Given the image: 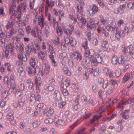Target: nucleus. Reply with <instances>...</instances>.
Wrapping results in <instances>:
<instances>
[{
    "label": "nucleus",
    "mask_w": 134,
    "mask_h": 134,
    "mask_svg": "<svg viewBox=\"0 0 134 134\" xmlns=\"http://www.w3.org/2000/svg\"><path fill=\"white\" fill-rule=\"evenodd\" d=\"M79 4L77 7V15L78 19L79 25L81 28L83 27V25H86L87 24V21L86 19L83 17V7L85 4L83 2L81 1L79 2Z\"/></svg>",
    "instance_id": "f257e3e1"
},
{
    "label": "nucleus",
    "mask_w": 134,
    "mask_h": 134,
    "mask_svg": "<svg viewBox=\"0 0 134 134\" xmlns=\"http://www.w3.org/2000/svg\"><path fill=\"white\" fill-rule=\"evenodd\" d=\"M3 81L5 84L8 86H10L12 88L14 89L16 86V84L14 78L11 77L9 78L7 76H5L3 79Z\"/></svg>",
    "instance_id": "f03ea898"
},
{
    "label": "nucleus",
    "mask_w": 134,
    "mask_h": 134,
    "mask_svg": "<svg viewBox=\"0 0 134 134\" xmlns=\"http://www.w3.org/2000/svg\"><path fill=\"white\" fill-rule=\"evenodd\" d=\"M38 23L41 28L45 26V33L47 36L49 33V29L48 26L46 23H44V18L42 16H40L38 18Z\"/></svg>",
    "instance_id": "7ed1b4c3"
},
{
    "label": "nucleus",
    "mask_w": 134,
    "mask_h": 134,
    "mask_svg": "<svg viewBox=\"0 0 134 134\" xmlns=\"http://www.w3.org/2000/svg\"><path fill=\"white\" fill-rule=\"evenodd\" d=\"M95 58H93L92 59L91 64L93 65H97L98 63L101 64L103 60V58L100 56V54L96 53Z\"/></svg>",
    "instance_id": "20e7f679"
},
{
    "label": "nucleus",
    "mask_w": 134,
    "mask_h": 134,
    "mask_svg": "<svg viewBox=\"0 0 134 134\" xmlns=\"http://www.w3.org/2000/svg\"><path fill=\"white\" fill-rule=\"evenodd\" d=\"M30 103L32 105L35 104L36 102H40L41 100V96L39 94L35 95L33 93H31Z\"/></svg>",
    "instance_id": "39448f33"
},
{
    "label": "nucleus",
    "mask_w": 134,
    "mask_h": 134,
    "mask_svg": "<svg viewBox=\"0 0 134 134\" xmlns=\"http://www.w3.org/2000/svg\"><path fill=\"white\" fill-rule=\"evenodd\" d=\"M91 54L90 53V54H87L85 53L84 54L83 62L86 65H88L90 63L91 59L93 57L92 55H90Z\"/></svg>",
    "instance_id": "423d86ee"
},
{
    "label": "nucleus",
    "mask_w": 134,
    "mask_h": 134,
    "mask_svg": "<svg viewBox=\"0 0 134 134\" xmlns=\"http://www.w3.org/2000/svg\"><path fill=\"white\" fill-rule=\"evenodd\" d=\"M18 58L19 60H21V62L20 63V65H23V61L26 62L27 60V58L25 55V54L24 51L20 52L18 55Z\"/></svg>",
    "instance_id": "0eeeda50"
},
{
    "label": "nucleus",
    "mask_w": 134,
    "mask_h": 134,
    "mask_svg": "<svg viewBox=\"0 0 134 134\" xmlns=\"http://www.w3.org/2000/svg\"><path fill=\"white\" fill-rule=\"evenodd\" d=\"M71 56L74 59H76L77 61H80L82 59V56L79 52L77 51H73L71 53Z\"/></svg>",
    "instance_id": "6e6552de"
},
{
    "label": "nucleus",
    "mask_w": 134,
    "mask_h": 134,
    "mask_svg": "<svg viewBox=\"0 0 134 134\" xmlns=\"http://www.w3.org/2000/svg\"><path fill=\"white\" fill-rule=\"evenodd\" d=\"M27 7L26 3L25 2H23L19 4L18 7V11L20 13L24 12Z\"/></svg>",
    "instance_id": "1a4fd4ad"
},
{
    "label": "nucleus",
    "mask_w": 134,
    "mask_h": 134,
    "mask_svg": "<svg viewBox=\"0 0 134 134\" xmlns=\"http://www.w3.org/2000/svg\"><path fill=\"white\" fill-rule=\"evenodd\" d=\"M108 44V42L106 40H103L102 42L101 46L102 49L105 51H110V48L109 45L107 46Z\"/></svg>",
    "instance_id": "9d476101"
},
{
    "label": "nucleus",
    "mask_w": 134,
    "mask_h": 134,
    "mask_svg": "<svg viewBox=\"0 0 134 134\" xmlns=\"http://www.w3.org/2000/svg\"><path fill=\"white\" fill-rule=\"evenodd\" d=\"M31 35L35 38H37L38 35L39 31L38 27L37 26H35L32 28L31 31Z\"/></svg>",
    "instance_id": "9b49d317"
},
{
    "label": "nucleus",
    "mask_w": 134,
    "mask_h": 134,
    "mask_svg": "<svg viewBox=\"0 0 134 134\" xmlns=\"http://www.w3.org/2000/svg\"><path fill=\"white\" fill-rule=\"evenodd\" d=\"M89 71L90 73L94 76L98 75L101 72V70L98 68H92L89 69Z\"/></svg>",
    "instance_id": "f8f14e48"
},
{
    "label": "nucleus",
    "mask_w": 134,
    "mask_h": 134,
    "mask_svg": "<svg viewBox=\"0 0 134 134\" xmlns=\"http://www.w3.org/2000/svg\"><path fill=\"white\" fill-rule=\"evenodd\" d=\"M82 46L85 50V53L87 54H90V51L89 48L88 47L87 41L86 40L85 41L82 43Z\"/></svg>",
    "instance_id": "ddd939ff"
},
{
    "label": "nucleus",
    "mask_w": 134,
    "mask_h": 134,
    "mask_svg": "<svg viewBox=\"0 0 134 134\" xmlns=\"http://www.w3.org/2000/svg\"><path fill=\"white\" fill-rule=\"evenodd\" d=\"M105 28L107 31L109 32H114L115 31H118L119 29L117 27L112 26L110 25L106 26Z\"/></svg>",
    "instance_id": "4468645a"
},
{
    "label": "nucleus",
    "mask_w": 134,
    "mask_h": 134,
    "mask_svg": "<svg viewBox=\"0 0 134 134\" xmlns=\"http://www.w3.org/2000/svg\"><path fill=\"white\" fill-rule=\"evenodd\" d=\"M98 7L95 5H93L91 11L89 12V14L91 16H93L96 13L98 12Z\"/></svg>",
    "instance_id": "2eb2a0df"
},
{
    "label": "nucleus",
    "mask_w": 134,
    "mask_h": 134,
    "mask_svg": "<svg viewBox=\"0 0 134 134\" xmlns=\"http://www.w3.org/2000/svg\"><path fill=\"white\" fill-rule=\"evenodd\" d=\"M133 102H134V97H131L126 102H122L121 104H119L118 107L119 108H122L123 107L122 106L123 105L126 104H130Z\"/></svg>",
    "instance_id": "dca6fc26"
},
{
    "label": "nucleus",
    "mask_w": 134,
    "mask_h": 134,
    "mask_svg": "<svg viewBox=\"0 0 134 134\" xmlns=\"http://www.w3.org/2000/svg\"><path fill=\"white\" fill-rule=\"evenodd\" d=\"M42 69L44 70L45 73L48 74L50 71V67L48 64H44L43 65Z\"/></svg>",
    "instance_id": "f3484780"
},
{
    "label": "nucleus",
    "mask_w": 134,
    "mask_h": 134,
    "mask_svg": "<svg viewBox=\"0 0 134 134\" xmlns=\"http://www.w3.org/2000/svg\"><path fill=\"white\" fill-rule=\"evenodd\" d=\"M128 60H129L128 56L126 55H123L121 57L119 62L120 64H123L125 61Z\"/></svg>",
    "instance_id": "a211bd4d"
},
{
    "label": "nucleus",
    "mask_w": 134,
    "mask_h": 134,
    "mask_svg": "<svg viewBox=\"0 0 134 134\" xmlns=\"http://www.w3.org/2000/svg\"><path fill=\"white\" fill-rule=\"evenodd\" d=\"M124 35V32L122 30H120L117 32L115 34V37L118 40H119L120 38Z\"/></svg>",
    "instance_id": "6ab92c4d"
},
{
    "label": "nucleus",
    "mask_w": 134,
    "mask_h": 134,
    "mask_svg": "<svg viewBox=\"0 0 134 134\" xmlns=\"http://www.w3.org/2000/svg\"><path fill=\"white\" fill-rule=\"evenodd\" d=\"M45 52L40 51L38 54V56L39 59H41L42 60H45Z\"/></svg>",
    "instance_id": "aec40b11"
},
{
    "label": "nucleus",
    "mask_w": 134,
    "mask_h": 134,
    "mask_svg": "<svg viewBox=\"0 0 134 134\" xmlns=\"http://www.w3.org/2000/svg\"><path fill=\"white\" fill-rule=\"evenodd\" d=\"M58 118H48L44 120V122L46 124H51L55 120H57Z\"/></svg>",
    "instance_id": "412c9836"
},
{
    "label": "nucleus",
    "mask_w": 134,
    "mask_h": 134,
    "mask_svg": "<svg viewBox=\"0 0 134 134\" xmlns=\"http://www.w3.org/2000/svg\"><path fill=\"white\" fill-rule=\"evenodd\" d=\"M54 97L57 100L62 99L60 93L58 90H56L55 91L54 94Z\"/></svg>",
    "instance_id": "4be33fe9"
},
{
    "label": "nucleus",
    "mask_w": 134,
    "mask_h": 134,
    "mask_svg": "<svg viewBox=\"0 0 134 134\" xmlns=\"http://www.w3.org/2000/svg\"><path fill=\"white\" fill-rule=\"evenodd\" d=\"M88 21V22L91 24H97V25H99V22L98 20L97 19H89Z\"/></svg>",
    "instance_id": "5701e85b"
},
{
    "label": "nucleus",
    "mask_w": 134,
    "mask_h": 134,
    "mask_svg": "<svg viewBox=\"0 0 134 134\" xmlns=\"http://www.w3.org/2000/svg\"><path fill=\"white\" fill-rule=\"evenodd\" d=\"M65 124V121L61 119H58L57 121L55 122V125L57 127H59L60 125H63Z\"/></svg>",
    "instance_id": "b1692460"
},
{
    "label": "nucleus",
    "mask_w": 134,
    "mask_h": 134,
    "mask_svg": "<svg viewBox=\"0 0 134 134\" xmlns=\"http://www.w3.org/2000/svg\"><path fill=\"white\" fill-rule=\"evenodd\" d=\"M37 63V59L35 58L31 57V58L30 61V64L32 67H34Z\"/></svg>",
    "instance_id": "393cba45"
},
{
    "label": "nucleus",
    "mask_w": 134,
    "mask_h": 134,
    "mask_svg": "<svg viewBox=\"0 0 134 134\" xmlns=\"http://www.w3.org/2000/svg\"><path fill=\"white\" fill-rule=\"evenodd\" d=\"M63 29L64 33L69 36H70L73 31L69 28L66 29L64 27L63 28Z\"/></svg>",
    "instance_id": "a878e982"
},
{
    "label": "nucleus",
    "mask_w": 134,
    "mask_h": 134,
    "mask_svg": "<svg viewBox=\"0 0 134 134\" xmlns=\"http://www.w3.org/2000/svg\"><path fill=\"white\" fill-rule=\"evenodd\" d=\"M42 82V79L40 77H37L35 79L36 86H41Z\"/></svg>",
    "instance_id": "bb28decb"
},
{
    "label": "nucleus",
    "mask_w": 134,
    "mask_h": 134,
    "mask_svg": "<svg viewBox=\"0 0 134 134\" xmlns=\"http://www.w3.org/2000/svg\"><path fill=\"white\" fill-rule=\"evenodd\" d=\"M5 48L6 49L10 50L11 52H13L14 50L13 46L11 43H8L6 45Z\"/></svg>",
    "instance_id": "cd10ccee"
},
{
    "label": "nucleus",
    "mask_w": 134,
    "mask_h": 134,
    "mask_svg": "<svg viewBox=\"0 0 134 134\" xmlns=\"http://www.w3.org/2000/svg\"><path fill=\"white\" fill-rule=\"evenodd\" d=\"M20 38L17 36L13 37L12 39V42L15 44H16L20 41Z\"/></svg>",
    "instance_id": "c85d7f7f"
},
{
    "label": "nucleus",
    "mask_w": 134,
    "mask_h": 134,
    "mask_svg": "<svg viewBox=\"0 0 134 134\" xmlns=\"http://www.w3.org/2000/svg\"><path fill=\"white\" fill-rule=\"evenodd\" d=\"M109 83L110 85L113 86L114 87L116 88L118 86L117 82L116 80L112 79L110 80Z\"/></svg>",
    "instance_id": "c756f323"
},
{
    "label": "nucleus",
    "mask_w": 134,
    "mask_h": 134,
    "mask_svg": "<svg viewBox=\"0 0 134 134\" xmlns=\"http://www.w3.org/2000/svg\"><path fill=\"white\" fill-rule=\"evenodd\" d=\"M54 112L53 108L52 107H50L47 113V116H50L52 115Z\"/></svg>",
    "instance_id": "7c9ffc66"
},
{
    "label": "nucleus",
    "mask_w": 134,
    "mask_h": 134,
    "mask_svg": "<svg viewBox=\"0 0 134 134\" xmlns=\"http://www.w3.org/2000/svg\"><path fill=\"white\" fill-rule=\"evenodd\" d=\"M25 101V99L23 98H22L19 100L18 101V106L19 108H20L23 107Z\"/></svg>",
    "instance_id": "2f4dec72"
},
{
    "label": "nucleus",
    "mask_w": 134,
    "mask_h": 134,
    "mask_svg": "<svg viewBox=\"0 0 134 134\" xmlns=\"http://www.w3.org/2000/svg\"><path fill=\"white\" fill-rule=\"evenodd\" d=\"M54 89V86L53 85H49L47 86L45 89L46 90L48 91H52Z\"/></svg>",
    "instance_id": "473e14b6"
},
{
    "label": "nucleus",
    "mask_w": 134,
    "mask_h": 134,
    "mask_svg": "<svg viewBox=\"0 0 134 134\" xmlns=\"http://www.w3.org/2000/svg\"><path fill=\"white\" fill-rule=\"evenodd\" d=\"M60 39L58 37H56L53 40V44L55 46H58L60 44Z\"/></svg>",
    "instance_id": "72a5a7b5"
},
{
    "label": "nucleus",
    "mask_w": 134,
    "mask_h": 134,
    "mask_svg": "<svg viewBox=\"0 0 134 134\" xmlns=\"http://www.w3.org/2000/svg\"><path fill=\"white\" fill-rule=\"evenodd\" d=\"M87 28L90 30H94L96 29V27L95 24H91V25H89L88 24H87Z\"/></svg>",
    "instance_id": "f704fd0d"
},
{
    "label": "nucleus",
    "mask_w": 134,
    "mask_h": 134,
    "mask_svg": "<svg viewBox=\"0 0 134 134\" xmlns=\"http://www.w3.org/2000/svg\"><path fill=\"white\" fill-rule=\"evenodd\" d=\"M130 76L131 75H129V74L127 73H126L123 79V82L125 83L129 80L130 78Z\"/></svg>",
    "instance_id": "c9c22d12"
},
{
    "label": "nucleus",
    "mask_w": 134,
    "mask_h": 134,
    "mask_svg": "<svg viewBox=\"0 0 134 134\" xmlns=\"http://www.w3.org/2000/svg\"><path fill=\"white\" fill-rule=\"evenodd\" d=\"M112 63L114 64H116L118 62V59L117 57L115 55H114L112 57L111 60Z\"/></svg>",
    "instance_id": "e433bc0d"
},
{
    "label": "nucleus",
    "mask_w": 134,
    "mask_h": 134,
    "mask_svg": "<svg viewBox=\"0 0 134 134\" xmlns=\"http://www.w3.org/2000/svg\"><path fill=\"white\" fill-rule=\"evenodd\" d=\"M44 104L43 103H39L36 108V110L41 111L42 110L44 107Z\"/></svg>",
    "instance_id": "4c0bfd02"
},
{
    "label": "nucleus",
    "mask_w": 134,
    "mask_h": 134,
    "mask_svg": "<svg viewBox=\"0 0 134 134\" xmlns=\"http://www.w3.org/2000/svg\"><path fill=\"white\" fill-rule=\"evenodd\" d=\"M70 43L71 46H74L76 44V41L75 38L72 37H70Z\"/></svg>",
    "instance_id": "58836bf2"
},
{
    "label": "nucleus",
    "mask_w": 134,
    "mask_h": 134,
    "mask_svg": "<svg viewBox=\"0 0 134 134\" xmlns=\"http://www.w3.org/2000/svg\"><path fill=\"white\" fill-rule=\"evenodd\" d=\"M49 58L52 61V63H53L54 66V67H56L57 66V64L56 62L55 61L54 59V56L52 54L50 55L49 56Z\"/></svg>",
    "instance_id": "ea45409f"
},
{
    "label": "nucleus",
    "mask_w": 134,
    "mask_h": 134,
    "mask_svg": "<svg viewBox=\"0 0 134 134\" xmlns=\"http://www.w3.org/2000/svg\"><path fill=\"white\" fill-rule=\"evenodd\" d=\"M63 71L64 74L68 76H70L71 75V73L69 70L66 68H64L63 69Z\"/></svg>",
    "instance_id": "a19ab883"
},
{
    "label": "nucleus",
    "mask_w": 134,
    "mask_h": 134,
    "mask_svg": "<svg viewBox=\"0 0 134 134\" xmlns=\"http://www.w3.org/2000/svg\"><path fill=\"white\" fill-rule=\"evenodd\" d=\"M71 88L73 91H76L78 88V85L77 84H73L71 85Z\"/></svg>",
    "instance_id": "79ce46f5"
},
{
    "label": "nucleus",
    "mask_w": 134,
    "mask_h": 134,
    "mask_svg": "<svg viewBox=\"0 0 134 134\" xmlns=\"http://www.w3.org/2000/svg\"><path fill=\"white\" fill-rule=\"evenodd\" d=\"M13 26V21H9L8 22L5 27L7 29H8L10 28H12Z\"/></svg>",
    "instance_id": "37998d69"
},
{
    "label": "nucleus",
    "mask_w": 134,
    "mask_h": 134,
    "mask_svg": "<svg viewBox=\"0 0 134 134\" xmlns=\"http://www.w3.org/2000/svg\"><path fill=\"white\" fill-rule=\"evenodd\" d=\"M57 33L59 36H61L63 34L62 29L60 26H58L57 27Z\"/></svg>",
    "instance_id": "c03bdc74"
},
{
    "label": "nucleus",
    "mask_w": 134,
    "mask_h": 134,
    "mask_svg": "<svg viewBox=\"0 0 134 134\" xmlns=\"http://www.w3.org/2000/svg\"><path fill=\"white\" fill-rule=\"evenodd\" d=\"M18 25L20 27L26 25V24L23 21L21 20L20 18H18Z\"/></svg>",
    "instance_id": "a18cd8bd"
},
{
    "label": "nucleus",
    "mask_w": 134,
    "mask_h": 134,
    "mask_svg": "<svg viewBox=\"0 0 134 134\" xmlns=\"http://www.w3.org/2000/svg\"><path fill=\"white\" fill-rule=\"evenodd\" d=\"M16 5L15 3H12L11 4L10 7V12L11 13L14 10V9L16 8Z\"/></svg>",
    "instance_id": "49530a36"
},
{
    "label": "nucleus",
    "mask_w": 134,
    "mask_h": 134,
    "mask_svg": "<svg viewBox=\"0 0 134 134\" xmlns=\"http://www.w3.org/2000/svg\"><path fill=\"white\" fill-rule=\"evenodd\" d=\"M31 52H32L35 54L36 53V50L33 47H32L31 48V49L29 52L27 51V55L29 56Z\"/></svg>",
    "instance_id": "de8ad7c7"
},
{
    "label": "nucleus",
    "mask_w": 134,
    "mask_h": 134,
    "mask_svg": "<svg viewBox=\"0 0 134 134\" xmlns=\"http://www.w3.org/2000/svg\"><path fill=\"white\" fill-rule=\"evenodd\" d=\"M103 83L102 87L103 88L105 89L108 86V81L107 80H105L104 81Z\"/></svg>",
    "instance_id": "09e8293b"
},
{
    "label": "nucleus",
    "mask_w": 134,
    "mask_h": 134,
    "mask_svg": "<svg viewBox=\"0 0 134 134\" xmlns=\"http://www.w3.org/2000/svg\"><path fill=\"white\" fill-rule=\"evenodd\" d=\"M18 71L19 73L22 76L24 75L25 72L22 67H20L18 69Z\"/></svg>",
    "instance_id": "8fccbe9b"
},
{
    "label": "nucleus",
    "mask_w": 134,
    "mask_h": 134,
    "mask_svg": "<svg viewBox=\"0 0 134 134\" xmlns=\"http://www.w3.org/2000/svg\"><path fill=\"white\" fill-rule=\"evenodd\" d=\"M92 88L93 91L96 92L98 91V87L96 84H93L92 85Z\"/></svg>",
    "instance_id": "3c124183"
},
{
    "label": "nucleus",
    "mask_w": 134,
    "mask_h": 134,
    "mask_svg": "<svg viewBox=\"0 0 134 134\" xmlns=\"http://www.w3.org/2000/svg\"><path fill=\"white\" fill-rule=\"evenodd\" d=\"M22 94L23 93L22 91L16 89L15 93V96L17 97H19L21 96Z\"/></svg>",
    "instance_id": "603ef678"
},
{
    "label": "nucleus",
    "mask_w": 134,
    "mask_h": 134,
    "mask_svg": "<svg viewBox=\"0 0 134 134\" xmlns=\"http://www.w3.org/2000/svg\"><path fill=\"white\" fill-rule=\"evenodd\" d=\"M34 73L35 75H38L40 73V69L38 67L36 66L34 69Z\"/></svg>",
    "instance_id": "864d4df0"
},
{
    "label": "nucleus",
    "mask_w": 134,
    "mask_h": 134,
    "mask_svg": "<svg viewBox=\"0 0 134 134\" xmlns=\"http://www.w3.org/2000/svg\"><path fill=\"white\" fill-rule=\"evenodd\" d=\"M127 56H128L129 60L131 58H133L134 59V52L130 51L129 53V55Z\"/></svg>",
    "instance_id": "5fc2aeb1"
},
{
    "label": "nucleus",
    "mask_w": 134,
    "mask_h": 134,
    "mask_svg": "<svg viewBox=\"0 0 134 134\" xmlns=\"http://www.w3.org/2000/svg\"><path fill=\"white\" fill-rule=\"evenodd\" d=\"M115 88L113 87L110 88L107 91L106 93V94L108 95L111 93L113 92V91L114 90Z\"/></svg>",
    "instance_id": "6e6d98bb"
},
{
    "label": "nucleus",
    "mask_w": 134,
    "mask_h": 134,
    "mask_svg": "<svg viewBox=\"0 0 134 134\" xmlns=\"http://www.w3.org/2000/svg\"><path fill=\"white\" fill-rule=\"evenodd\" d=\"M24 89V85L23 84H20L16 88L18 90L22 91Z\"/></svg>",
    "instance_id": "4d7b16f0"
},
{
    "label": "nucleus",
    "mask_w": 134,
    "mask_h": 134,
    "mask_svg": "<svg viewBox=\"0 0 134 134\" xmlns=\"http://www.w3.org/2000/svg\"><path fill=\"white\" fill-rule=\"evenodd\" d=\"M98 43V40L96 37H93L92 38V44L95 46L97 45Z\"/></svg>",
    "instance_id": "13d9d810"
},
{
    "label": "nucleus",
    "mask_w": 134,
    "mask_h": 134,
    "mask_svg": "<svg viewBox=\"0 0 134 134\" xmlns=\"http://www.w3.org/2000/svg\"><path fill=\"white\" fill-rule=\"evenodd\" d=\"M41 121H40L35 122L32 124L33 127L35 128H37L41 124Z\"/></svg>",
    "instance_id": "bf43d9fd"
},
{
    "label": "nucleus",
    "mask_w": 134,
    "mask_h": 134,
    "mask_svg": "<svg viewBox=\"0 0 134 134\" xmlns=\"http://www.w3.org/2000/svg\"><path fill=\"white\" fill-rule=\"evenodd\" d=\"M30 81H27V83L28 84V88L29 90H31L34 87V84L33 82H30Z\"/></svg>",
    "instance_id": "052dcab7"
},
{
    "label": "nucleus",
    "mask_w": 134,
    "mask_h": 134,
    "mask_svg": "<svg viewBox=\"0 0 134 134\" xmlns=\"http://www.w3.org/2000/svg\"><path fill=\"white\" fill-rule=\"evenodd\" d=\"M79 119L77 120L74 123V124L72 125L71 126H70V127L73 130L74 127H76L78 124H79L81 122V121L80 122H79Z\"/></svg>",
    "instance_id": "680f3d73"
},
{
    "label": "nucleus",
    "mask_w": 134,
    "mask_h": 134,
    "mask_svg": "<svg viewBox=\"0 0 134 134\" xmlns=\"http://www.w3.org/2000/svg\"><path fill=\"white\" fill-rule=\"evenodd\" d=\"M38 86H36L35 88L34 89V92L35 93H39L40 92V89Z\"/></svg>",
    "instance_id": "e2e57ef3"
},
{
    "label": "nucleus",
    "mask_w": 134,
    "mask_h": 134,
    "mask_svg": "<svg viewBox=\"0 0 134 134\" xmlns=\"http://www.w3.org/2000/svg\"><path fill=\"white\" fill-rule=\"evenodd\" d=\"M49 52L51 54L55 53V52L53 49V47L51 45L49 46Z\"/></svg>",
    "instance_id": "0e129e2a"
},
{
    "label": "nucleus",
    "mask_w": 134,
    "mask_h": 134,
    "mask_svg": "<svg viewBox=\"0 0 134 134\" xmlns=\"http://www.w3.org/2000/svg\"><path fill=\"white\" fill-rule=\"evenodd\" d=\"M70 79L68 78L65 80L64 85L66 87H68L70 85Z\"/></svg>",
    "instance_id": "69168bd1"
},
{
    "label": "nucleus",
    "mask_w": 134,
    "mask_h": 134,
    "mask_svg": "<svg viewBox=\"0 0 134 134\" xmlns=\"http://www.w3.org/2000/svg\"><path fill=\"white\" fill-rule=\"evenodd\" d=\"M69 17L70 19L72 20H74V24H75V23L77 21V19L75 18L74 15H69Z\"/></svg>",
    "instance_id": "338daca9"
},
{
    "label": "nucleus",
    "mask_w": 134,
    "mask_h": 134,
    "mask_svg": "<svg viewBox=\"0 0 134 134\" xmlns=\"http://www.w3.org/2000/svg\"><path fill=\"white\" fill-rule=\"evenodd\" d=\"M8 120L10 122L12 125L14 124L15 123V120L14 119V118H9Z\"/></svg>",
    "instance_id": "774afa93"
}]
</instances>
